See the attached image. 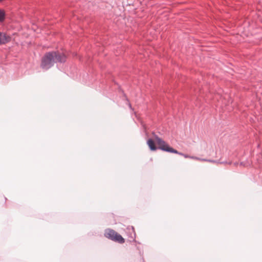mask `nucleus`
I'll use <instances>...</instances> for the list:
<instances>
[{
    "label": "nucleus",
    "instance_id": "obj_1",
    "mask_svg": "<svg viewBox=\"0 0 262 262\" xmlns=\"http://www.w3.org/2000/svg\"><path fill=\"white\" fill-rule=\"evenodd\" d=\"M66 60V56L63 53L59 51H51L46 53L41 59V68L47 70L54 66L55 63L64 62Z\"/></svg>",
    "mask_w": 262,
    "mask_h": 262
},
{
    "label": "nucleus",
    "instance_id": "obj_2",
    "mask_svg": "<svg viewBox=\"0 0 262 262\" xmlns=\"http://www.w3.org/2000/svg\"><path fill=\"white\" fill-rule=\"evenodd\" d=\"M155 138L157 141V144L159 145L158 148L166 152L174 153L179 154L180 155L183 156L185 158H188L189 156L186 155H184L183 154L179 152L178 150L172 148V147H170L168 144H167L165 142L159 138L157 135H154ZM191 158H194L193 157H191Z\"/></svg>",
    "mask_w": 262,
    "mask_h": 262
},
{
    "label": "nucleus",
    "instance_id": "obj_3",
    "mask_svg": "<svg viewBox=\"0 0 262 262\" xmlns=\"http://www.w3.org/2000/svg\"><path fill=\"white\" fill-rule=\"evenodd\" d=\"M104 236L105 237L119 244H123L125 242L124 239L120 234L111 229L108 228L105 230Z\"/></svg>",
    "mask_w": 262,
    "mask_h": 262
},
{
    "label": "nucleus",
    "instance_id": "obj_4",
    "mask_svg": "<svg viewBox=\"0 0 262 262\" xmlns=\"http://www.w3.org/2000/svg\"><path fill=\"white\" fill-rule=\"evenodd\" d=\"M10 38L6 34L0 32V45L5 44L9 41Z\"/></svg>",
    "mask_w": 262,
    "mask_h": 262
},
{
    "label": "nucleus",
    "instance_id": "obj_5",
    "mask_svg": "<svg viewBox=\"0 0 262 262\" xmlns=\"http://www.w3.org/2000/svg\"><path fill=\"white\" fill-rule=\"evenodd\" d=\"M147 144L151 150H155L157 149V148L155 145L154 141L152 139H148L147 141Z\"/></svg>",
    "mask_w": 262,
    "mask_h": 262
},
{
    "label": "nucleus",
    "instance_id": "obj_6",
    "mask_svg": "<svg viewBox=\"0 0 262 262\" xmlns=\"http://www.w3.org/2000/svg\"><path fill=\"white\" fill-rule=\"evenodd\" d=\"M5 15V12L3 10H0V21H2L4 20Z\"/></svg>",
    "mask_w": 262,
    "mask_h": 262
},
{
    "label": "nucleus",
    "instance_id": "obj_7",
    "mask_svg": "<svg viewBox=\"0 0 262 262\" xmlns=\"http://www.w3.org/2000/svg\"><path fill=\"white\" fill-rule=\"evenodd\" d=\"M201 160H202V161H208L209 162H213V163L216 162L215 161H214V160H211L201 159Z\"/></svg>",
    "mask_w": 262,
    "mask_h": 262
},
{
    "label": "nucleus",
    "instance_id": "obj_8",
    "mask_svg": "<svg viewBox=\"0 0 262 262\" xmlns=\"http://www.w3.org/2000/svg\"><path fill=\"white\" fill-rule=\"evenodd\" d=\"M132 229L134 230V227H132Z\"/></svg>",
    "mask_w": 262,
    "mask_h": 262
}]
</instances>
